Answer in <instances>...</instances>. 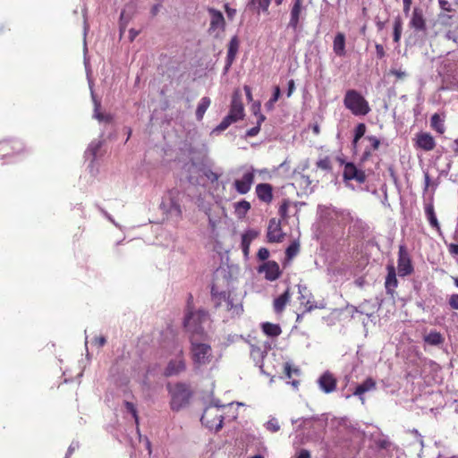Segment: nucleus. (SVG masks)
I'll list each match as a JSON object with an SVG mask.
<instances>
[{
	"instance_id": "obj_16",
	"label": "nucleus",
	"mask_w": 458,
	"mask_h": 458,
	"mask_svg": "<svg viewBox=\"0 0 458 458\" xmlns=\"http://www.w3.org/2000/svg\"><path fill=\"white\" fill-rule=\"evenodd\" d=\"M258 271L265 274V278L268 281H275L281 276L279 265L274 260L264 262L259 267Z\"/></svg>"
},
{
	"instance_id": "obj_61",
	"label": "nucleus",
	"mask_w": 458,
	"mask_h": 458,
	"mask_svg": "<svg viewBox=\"0 0 458 458\" xmlns=\"http://www.w3.org/2000/svg\"><path fill=\"white\" fill-rule=\"evenodd\" d=\"M449 305L454 310H458V293H454L449 298Z\"/></svg>"
},
{
	"instance_id": "obj_63",
	"label": "nucleus",
	"mask_w": 458,
	"mask_h": 458,
	"mask_svg": "<svg viewBox=\"0 0 458 458\" xmlns=\"http://www.w3.org/2000/svg\"><path fill=\"white\" fill-rule=\"evenodd\" d=\"M294 90H295V82L293 79H291L287 84V91H286L287 98H290L293 95Z\"/></svg>"
},
{
	"instance_id": "obj_20",
	"label": "nucleus",
	"mask_w": 458,
	"mask_h": 458,
	"mask_svg": "<svg viewBox=\"0 0 458 458\" xmlns=\"http://www.w3.org/2000/svg\"><path fill=\"white\" fill-rule=\"evenodd\" d=\"M410 27L418 32L426 30V21L421 8L414 7L410 21Z\"/></svg>"
},
{
	"instance_id": "obj_64",
	"label": "nucleus",
	"mask_w": 458,
	"mask_h": 458,
	"mask_svg": "<svg viewBox=\"0 0 458 458\" xmlns=\"http://www.w3.org/2000/svg\"><path fill=\"white\" fill-rule=\"evenodd\" d=\"M411 4H412V0H403V11L405 15H408L410 13Z\"/></svg>"
},
{
	"instance_id": "obj_51",
	"label": "nucleus",
	"mask_w": 458,
	"mask_h": 458,
	"mask_svg": "<svg viewBox=\"0 0 458 458\" xmlns=\"http://www.w3.org/2000/svg\"><path fill=\"white\" fill-rule=\"evenodd\" d=\"M284 370L285 377L288 378L292 377L293 373L297 376H299L301 374V370L298 368L293 369L289 362L284 363Z\"/></svg>"
},
{
	"instance_id": "obj_19",
	"label": "nucleus",
	"mask_w": 458,
	"mask_h": 458,
	"mask_svg": "<svg viewBox=\"0 0 458 458\" xmlns=\"http://www.w3.org/2000/svg\"><path fill=\"white\" fill-rule=\"evenodd\" d=\"M387 275L385 280L386 293L392 298L394 297L395 288L398 286V280L396 278V271L394 265H387Z\"/></svg>"
},
{
	"instance_id": "obj_6",
	"label": "nucleus",
	"mask_w": 458,
	"mask_h": 458,
	"mask_svg": "<svg viewBox=\"0 0 458 458\" xmlns=\"http://www.w3.org/2000/svg\"><path fill=\"white\" fill-rule=\"evenodd\" d=\"M344 105L356 116H364L370 112L369 102L355 89L346 91Z\"/></svg>"
},
{
	"instance_id": "obj_14",
	"label": "nucleus",
	"mask_w": 458,
	"mask_h": 458,
	"mask_svg": "<svg viewBox=\"0 0 458 458\" xmlns=\"http://www.w3.org/2000/svg\"><path fill=\"white\" fill-rule=\"evenodd\" d=\"M317 382L319 389L325 394H331L336 389V379L328 370L322 373Z\"/></svg>"
},
{
	"instance_id": "obj_23",
	"label": "nucleus",
	"mask_w": 458,
	"mask_h": 458,
	"mask_svg": "<svg viewBox=\"0 0 458 458\" xmlns=\"http://www.w3.org/2000/svg\"><path fill=\"white\" fill-rule=\"evenodd\" d=\"M376 388V382L373 378L368 377L365 381L356 386L352 395L357 396L362 403L364 402V394L374 390Z\"/></svg>"
},
{
	"instance_id": "obj_34",
	"label": "nucleus",
	"mask_w": 458,
	"mask_h": 458,
	"mask_svg": "<svg viewBox=\"0 0 458 458\" xmlns=\"http://www.w3.org/2000/svg\"><path fill=\"white\" fill-rule=\"evenodd\" d=\"M430 126L433 130H435L439 134H443L445 131V121L444 119L438 114H434L430 118Z\"/></svg>"
},
{
	"instance_id": "obj_33",
	"label": "nucleus",
	"mask_w": 458,
	"mask_h": 458,
	"mask_svg": "<svg viewBox=\"0 0 458 458\" xmlns=\"http://www.w3.org/2000/svg\"><path fill=\"white\" fill-rule=\"evenodd\" d=\"M425 215L428 220L429 225L433 228H436L437 231H439L440 225L437 218L433 204L429 203L425 206Z\"/></svg>"
},
{
	"instance_id": "obj_8",
	"label": "nucleus",
	"mask_w": 458,
	"mask_h": 458,
	"mask_svg": "<svg viewBox=\"0 0 458 458\" xmlns=\"http://www.w3.org/2000/svg\"><path fill=\"white\" fill-rule=\"evenodd\" d=\"M176 357L168 361L166 367L163 371V375L165 377H171L178 376L182 372L186 370V361L184 358V352L181 346L175 348Z\"/></svg>"
},
{
	"instance_id": "obj_59",
	"label": "nucleus",
	"mask_w": 458,
	"mask_h": 458,
	"mask_svg": "<svg viewBox=\"0 0 458 458\" xmlns=\"http://www.w3.org/2000/svg\"><path fill=\"white\" fill-rule=\"evenodd\" d=\"M80 446V444L78 441H75L73 440L71 445H69L68 447V450H67V453L65 454V457L64 458H69L70 455H72V454L76 450L78 449Z\"/></svg>"
},
{
	"instance_id": "obj_45",
	"label": "nucleus",
	"mask_w": 458,
	"mask_h": 458,
	"mask_svg": "<svg viewBox=\"0 0 458 458\" xmlns=\"http://www.w3.org/2000/svg\"><path fill=\"white\" fill-rule=\"evenodd\" d=\"M317 167L320 168L327 172L332 171V164L329 157H325L323 158H320L316 163Z\"/></svg>"
},
{
	"instance_id": "obj_50",
	"label": "nucleus",
	"mask_w": 458,
	"mask_h": 458,
	"mask_svg": "<svg viewBox=\"0 0 458 458\" xmlns=\"http://www.w3.org/2000/svg\"><path fill=\"white\" fill-rule=\"evenodd\" d=\"M301 305L305 307L304 312H310L314 309H323L324 308L323 305L318 306V305L315 304L314 301H310V298H308L305 301H301Z\"/></svg>"
},
{
	"instance_id": "obj_2",
	"label": "nucleus",
	"mask_w": 458,
	"mask_h": 458,
	"mask_svg": "<svg viewBox=\"0 0 458 458\" xmlns=\"http://www.w3.org/2000/svg\"><path fill=\"white\" fill-rule=\"evenodd\" d=\"M188 197L184 191L173 188L163 196L159 208L167 217L179 222L182 218V203Z\"/></svg>"
},
{
	"instance_id": "obj_15",
	"label": "nucleus",
	"mask_w": 458,
	"mask_h": 458,
	"mask_svg": "<svg viewBox=\"0 0 458 458\" xmlns=\"http://www.w3.org/2000/svg\"><path fill=\"white\" fill-rule=\"evenodd\" d=\"M89 84L92 102L94 104L93 118L97 119L100 123H111L113 120V116L110 114H103L100 112L101 102L97 98V96L94 92L93 83L90 81H89Z\"/></svg>"
},
{
	"instance_id": "obj_60",
	"label": "nucleus",
	"mask_w": 458,
	"mask_h": 458,
	"mask_svg": "<svg viewBox=\"0 0 458 458\" xmlns=\"http://www.w3.org/2000/svg\"><path fill=\"white\" fill-rule=\"evenodd\" d=\"M376 55L377 59H383L386 56V51L381 44H376Z\"/></svg>"
},
{
	"instance_id": "obj_5",
	"label": "nucleus",
	"mask_w": 458,
	"mask_h": 458,
	"mask_svg": "<svg viewBox=\"0 0 458 458\" xmlns=\"http://www.w3.org/2000/svg\"><path fill=\"white\" fill-rule=\"evenodd\" d=\"M200 338L190 337V351L195 369L209 364L213 359V351L208 344L199 343Z\"/></svg>"
},
{
	"instance_id": "obj_18",
	"label": "nucleus",
	"mask_w": 458,
	"mask_h": 458,
	"mask_svg": "<svg viewBox=\"0 0 458 458\" xmlns=\"http://www.w3.org/2000/svg\"><path fill=\"white\" fill-rule=\"evenodd\" d=\"M24 148V145L21 140H3L0 141V151L3 152L2 157H9L12 154H18Z\"/></svg>"
},
{
	"instance_id": "obj_10",
	"label": "nucleus",
	"mask_w": 458,
	"mask_h": 458,
	"mask_svg": "<svg viewBox=\"0 0 458 458\" xmlns=\"http://www.w3.org/2000/svg\"><path fill=\"white\" fill-rule=\"evenodd\" d=\"M397 269L398 275L401 277H404L412 274L414 270L410 254L408 253L406 247L403 244L399 246Z\"/></svg>"
},
{
	"instance_id": "obj_1",
	"label": "nucleus",
	"mask_w": 458,
	"mask_h": 458,
	"mask_svg": "<svg viewBox=\"0 0 458 458\" xmlns=\"http://www.w3.org/2000/svg\"><path fill=\"white\" fill-rule=\"evenodd\" d=\"M210 301L216 310L225 312L230 318L242 315L243 305L234 293L233 278L229 269L220 267L213 273Z\"/></svg>"
},
{
	"instance_id": "obj_35",
	"label": "nucleus",
	"mask_w": 458,
	"mask_h": 458,
	"mask_svg": "<svg viewBox=\"0 0 458 458\" xmlns=\"http://www.w3.org/2000/svg\"><path fill=\"white\" fill-rule=\"evenodd\" d=\"M352 225H351L350 230L355 235H357V233H363L369 229L368 225L360 218H352Z\"/></svg>"
},
{
	"instance_id": "obj_48",
	"label": "nucleus",
	"mask_w": 458,
	"mask_h": 458,
	"mask_svg": "<svg viewBox=\"0 0 458 458\" xmlns=\"http://www.w3.org/2000/svg\"><path fill=\"white\" fill-rule=\"evenodd\" d=\"M299 243L297 242H292L285 250V254L288 259H292L299 252Z\"/></svg>"
},
{
	"instance_id": "obj_9",
	"label": "nucleus",
	"mask_w": 458,
	"mask_h": 458,
	"mask_svg": "<svg viewBox=\"0 0 458 458\" xmlns=\"http://www.w3.org/2000/svg\"><path fill=\"white\" fill-rule=\"evenodd\" d=\"M208 12L210 15V23L208 28L209 34L215 33V37L218 38L220 33L225 30V20L223 13L213 7H208Z\"/></svg>"
},
{
	"instance_id": "obj_32",
	"label": "nucleus",
	"mask_w": 458,
	"mask_h": 458,
	"mask_svg": "<svg viewBox=\"0 0 458 458\" xmlns=\"http://www.w3.org/2000/svg\"><path fill=\"white\" fill-rule=\"evenodd\" d=\"M211 104V100L208 97H203L201 98L199 103L198 104L197 109H196V119L197 121H202L204 114L206 111L208 109L209 106Z\"/></svg>"
},
{
	"instance_id": "obj_21",
	"label": "nucleus",
	"mask_w": 458,
	"mask_h": 458,
	"mask_svg": "<svg viewBox=\"0 0 458 458\" xmlns=\"http://www.w3.org/2000/svg\"><path fill=\"white\" fill-rule=\"evenodd\" d=\"M209 411V407H207L205 411L200 417L201 423L208 428L210 430H214L215 432L219 431L223 428L224 417L222 415H216L214 420H208V413Z\"/></svg>"
},
{
	"instance_id": "obj_17",
	"label": "nucleus",
	"mask_w": 458,
	"mask_h": 458,
	"mask_svg": "<svg viewBox=\"0 0 458 458\" xmlns=\"http://www.w3.org/2000/svg\"><path fill=\"white\" fill-rule=\"evenodd\" d=\"M415 145L424 151H430L436 147V141L429 132L420 131L415 136Z\"/></svg>"
},
{
	"instance_id": "obj_37",
	"label": "nucleus",
	"mask_w": 458,
	"mask_h": 458,
	"mask_svg": "<svg viewBox=\"0 0 458 458\" xmlns=\"http://www.w3.org/2000/svg\"><path fill=\"white\" fill-rule=\"evenodd\" d=\"M366 125L363 123H360L354 130V136L352 142V148L354 150L357 149L358 141L365 135L366 132Z\"/></svg>"
},
{
	"instance_id": "obj_7",
	"label": "nucleus",
	"mask_w": 458,
	"mask_h": 458,
	"mask_svg": "<svg viewBox=\"0 0 458 458\" xmlns=\"http://www.w3.org/2000/svg\"><path fill=\"white\" fill-rule=\"evenodd\" d=\"M306 16L304 0H293L290 4V14L287 29L299 33L302 29L303 20Z\"/></svg>"
},
{
	"instance_id": "obj_49",
	"label": "nucleus",
	"mask_w": 458,
	"mask_h": 458,
	"mask_svg": "<svg viewBox=\"0 0 458 458\" xmlns=\"http://www.w3.org/2000/svg\"><path fill=\"white\" fill-rule=\"evenodd\" d=\"M197 167V164L191 160L189 163L184 164L183 169L189 174L187 180L190 183H194V177L191 174V170Z\"/></svg>"
},
{
	"instance_id": "obj_41",
	"label": "nucleus",
	"mask_w": 458,
	"mask_h": 458,
	"mask_svg": "<svg viewBox=\"0 0 458 458\" xmlns=\"http://www.w3.org/2000/svg\"><path fill=\"white\" fill-rule=\"evenodd\" d=\"M235 119L232 115L227 114L220 123L213 130V132H221L227 129L232 123H236Z\"/></svg>"
},
{
	"instance_id": "obj_4",
	"label": "nucleus",
	"mask_w": 458,
	"mask_h": 458,
	"mask_svg": "<svg viewBox=\"0 0 458 458\" xmlns=\"http://www.w3.org/2000/svg\"><path fill=\"white\" fill-rule=\"evenodd\" d=\"M167 391L170 394V408L174 411H179L190 403L192 397V391L190 386L183 382H178L172 386L167 385Z\"/></svg>"
},
{
	"instance_id": "obj_46",
	"label": "nucleus",
	"mask_w": 458,
	"mask_h": 458,
	"mask_svg": "<svg viewBox=\"0 0 458 458\" xmlns=\"http://www.w3.org/2000/svg\"><path fill=\"white\" fill-rule=\"evenodd\" d=\"M264 120H265V116L262 114H259L257 125L252 127V128H250V129H249L246 131V137H254V136H256L259 132V131H260V124H261V123Z\"/></svg>"
},
{
	"instance_id": "obj_24",
	"label": "nucleus",
	"mask_w": 458,
	"mask_h": 458,
	"mask_svg": "<svg viewBox=\"0 0 458 458\" xmlns=\"http://www.w3.org/2000/svg\"><path fill=\"white\" fill-rule=\"evenodd\" d=\"M318 215L319 217L318 225H327L335 215V209L332 207L319 205L318 207Z\"/></svg>"
},
{
	"instance_id": "obj_53",
	"label": "nucleus",
	"mask_w": 458,
	"mask_h": 458,
	"mask_svg": "<svg viewBox=\"0 0 458 458\" xmlns=\"http://www.w3.org/2000/svg\"><path fill=\"white\" fill-rule=\"evenodd\" d=\"M288 208H289V200L284 199L283 203L279 207V215L283 219H285L288 216Z\"/></svg>"
},
{
	"instance_id": "obj_62",
	"label": "nucleus",
	"mask_w": 458,
	"mask_h": 458,
	"mask_svg": "<svg viewBox=\"0 0 458 458\" xmlns=\"http://www.w3.org/2000/svg\"><path fill=\"white\" fill-rule=\"evenodd\" d=\"M205 176L211 182H215L218 180L219 178V174L211 171V170H208L207 172H205Z\"/></svg>"
},
{
	"instance_id": "obj_52",
	"label": "nucleus",
	"mask_w": 458,
	"mask_h": 458,
	"mask_svg": "<svg viewBox=\"0 0 458 458\" xmlns=\"http://www.w3.org/2000/svg\"><path fill=\"white\" fill-rule=\"evenodd\" d=\"M365 140H368L369 142V147L373 149V150H377L380 145V141L379 140L374 136V135H367L365 137Z\"/></svg>"
},
{
	"instance_id": "obj_26",
	"label": "nucleus",
	"mask_w": 458,
	"mask_h": 458,
	"mask_svg": "<svg viewBox=\"0 0 458 458\" xmlns=\"http://www.w3.org/2000/svg\"><path fill=\"white\" fill-rule=\"evenodd\" d=\"M228 114L237 122L242 120L244 116V108L242 101L233 98L232 99Z\"/></svg>"
},
{
	"instance_id": "obj_28",
	"label": "nucleus",
	"mask_w": 458,
	"mask_h": 458,
	"mask_svg": "<svg viewBox=\"0 0 458 458\" xmlns=\"http://www.w3.org/2000/svg\"><path fill=\"white\" fill-rule=\"evenodd\" d=\"M270 4L271 0H248L247 7L258 13H267Z\"/></svg>"
},
{
	"instance_id": "obj_43",
	"label": "nucleus",
	"mask_w": 458,
	"mask_h": 458,
	"mask_svg": "<svg viewBox=\"0 0 458 458\" xmlns=\"http://www.w3.org/2000/svg\"><path fill=\"white\" fill-rule=\"evenodd\" d=\"M265 428L267 430L276 433L279 431L280 425L276 418L270 417L269 420L265 423Z\"/></svg>"
},
{
	"instance_id": "obj_3",
	"label": "nucleus",
	"mask_w": 458,
	"mask_h": 458,
	"mask_svg": "<svg viewBox=\"0 0 458 458\" xmlns=\"http://www.w3.org/2000/svg\"><path fill=\"white\" fill-rule=\"evenodd\" d=\"M209 320V313L204 309L192 310L188 308L184 318L183 327L190 334V337L205 338L207 333L204 329V324Z\"/></svg>"
},
{
	"instance_id": "obj_31",
	"label": "nucleus",
	"mask_w": 458,
	"mask_h": 458,
	"mask_svg": "<svg viewBox=\"0 0 458 458\" xmlns=\"http://www.w3.org/2000/svg\"><path fill=\"white\" fill-rule=\"evenodd\" d=\"M261 327L264 334L271 337H276L282 333V329L278 324L264 322Z\"/></svg>"
},
{
	"instance_id": "obj_55",
	"label": "nucleus",
	"mask_w": 458,
	"mask_h": 458,
	"mask_svg": "<svg viewBox=\"0 0 458 458\" xmlns=\"http://www.w3.org/2000/svg\"><path fill=\"white\" fill-rule=\"evenodd\" d=\"M317 420L316 417H301V418H298V419H293L292 423L296 424L299 421H301V423L298 426V428L300 429L302 428V423H306L308 421H311V420Z\"/></svg>"
},
{
	"instance_id": "obj_13",
	"label": "nucleus",
	"mask_w": 458,
	"mask_h": 458,
	"mask_svg": "<svg viewBox=\"0 0 458 458\" xmlns=\"http://www.w3.org/2000/svg\"><path fill=\"white\" fill-rule=\"evenodd\" d=\"M267 238L268 242H281L284 238V233L281 228V223L276 218H271L268 223Z\"/></svg>"
},
{
	"instance_id": "obj_57",
	"label": "nucleus",
	"mask_w": 458,
	"mask_h": 458,
	"mask_svg": "<svg viewBox=\"0 0 458 458\" xmlns=\"http://www.w3.org/2000/svg\"><path fill=\"white\" fill-rule=\"evenodd\" d=\"M438 4L443 11L448 13L453 12L452 4L447 0H438Z\"/></svg>"
},
{
	"instance_id": "obj_47",
	"label": "nucleus",
	"mask_w": 458,
	"mask_h": 458,
	"mask_svg": "<svg viewBox=\"0 0 458 458\" xmlns=\"http://www.w3.org/2000/svg\"><path fill=\"white\" fill-rule=\"evenodd\" d=\"M298 292H299V300H300V302L301 303V301H306L308 298H311L312 297V294L309 291V289L307 288L306 285L304 284H298Z\"/></svg>"
},
{
	"instance_id": "obj_29",
	"label": "nucleus",
	"mask_w": 458,
	"mask_h": 458,
	"mask_svg": "<svg viewBox=\"0 0 458 458\" xmlns=\"http://www.w3.org/2000/svg\"><path fill=\"white\" fill-rule=\"evenodd\" d=\"M103 142L101 140H93L89 143V147L85 150L84 156L87 159H90V165H93L97 158V153L102 147Z\"/></svg>"
},
{
	"instance_id": "obj_42",
	"label": "nucleus",
	"mask_w": 458,
	"mask_h": 458,
	"mask_svg": "<svg viewBox=\"0 0 458 458\" xmlns=\"http://www.w3.org/2000/svg\"><path fill=\"white\" fill-rule=\"evenodd\" d=\"M389 74L394 76L397 81H403L408 76L407 72L403 70L402 67L395 66L391 67Z\"/></svg>"
},
{
	"instance_id": "obj_56",
	"label": "nucleus",
	"mask_w": 458,
	"mask_h": 458,
	"mask_svg": "<svg viewBox=\"0 0 458 458\" xmlns=\"http://www.w3.org/2000/svg\"><path fill=\"white\" fill-rule=\"evenodd\" d=\"M257 257L260 260H266L269 257V250L267 248L262 247L259 250Z\"/></svg>"
},
{
	"instance_id": "obj_30",
	"label": "nucleus",
	"mask_w": 458,
	"mask_h": 458,
	"mask_svg": "<svg viewBox=\"0 0 458 458\" xmlns=\"http://www.w3.org/2000/svg\"><path fill=\"white\" fill-rule=\"evenodd\" d=\"M290 300V291L289 288H287L282 294H280L277 298L274 301V310L276 313H281L287 302Z\"/></svg>"
},
{
	"instance_id": "obj_58",
	"label": "nucleus",
	"mask_w": 458,
	"mask_h": 458,
	"mask_svg": "<svg viewBox=\"0 0 458 458\" xmlns=\"http://www.w3.org/2000/svg\"><path fill=\"white\" fill-rule=\"evenodd\" d=\"M224 8L228 19L233 20L236 14V9L232 8L228 4H225Z\"/></svg>"
},
{
	"instance_id": "obj_38",
	"label": "nucleus",
	"mask_w": 458,
	"mask_h": 458,
	"mask_svg": "<svg viewBox=\"0 0 458 458\" xmlns=\"http://www.w3.org/2000/svg\"><path fill=\"white\" fill-rule=\"evenodd\" d=\"M239 50V39L236 35L232 37L228 44V50L226 56H229L230 59H235L236 55Z\"/></svg>"
},
{
	"instance_id": "obj_44",
	"label": "nucleus",
	"mask_w": 458,
	"mask_h": 458,
	"mask_svg": "<svg viewBox=\"0 0 458 458\" xmlns=\"http://www.w3.org/2000/svg\"><path fill=\"white\" fill-rule=\"evenodd\" d=\"M299 184L305 190L313 191L312 181L310 176L306 174H301L299 177Z\"/></svg>"
},
{
	"instance_id": "obj_40",
	"label": "nucleus",
	"mask_w": 458,
	"mask_h": 458,
	"mask_svg": "<svg viewBox=\"0 0 458 458\" xmlns=\"http://www.w3.org/2000/svg\"><path fill=\"white\" fill-rule=\"evenodd\" d=\"M393 38L394 43H399L403 30V21L400 16H397L394 21Z\"/></svg>"
},
{
	"instance_id": "obj_11",
	"label": "nucleus",
	"mask_w": 458,
	"mask_h": 458,
	"mask_svg": "<svg viewBox=\"0 0 458 458\" xmlns=\"http://www.w3.org/2000/svg\"><path fill=\"white\" fill-rule=\"evenodd\" d=\"M343 178L344 182L354 180L361 184L366 181V174L362 169L358 168L352 162H346L344 167Z\"/></svg>"
},
{
	"instance_id": "obj_12",
	"label": "nucleus",
	"mask_w": 458,
	"mask_h": 458,
	"mask_svg": "<svg viewBox=\"0 0 458 458\" xmlns=\"http://www.w3.org/2000/svg\"><path fill=\"white\" fill-rule=\"evenodd\" d=\"M254 178L255 176L253 169L244 173L242 178L236 179L233 182V187L235 191L241 195L248 193L254 182Z\"/></svg>"
},
{
	"instance_id": "obj_27",
	"label": "nucleus",
	"mask_w": 458,
	"mask_h": 458,
	"mask_svg": "<svg viewBox=\"0 0 458 458\" xmlns=\"http://www.w3.org/2000/svg\"><path fill=\"white\" fill-rule=\"evenodd\" d=\"M425 344L429 346H439L443 344L445 338L442 334L437 330H431L429 333L423 336Z\"/></svg>"
},
{
	"instance_id": "obj_36",
	"label": "nucleus",
	"mask_w": 458,
	"mask_h": 458,
	"mask_svg": "<svg viewBox=\"0 0 458 458\" xmlns=\"http://www.w3.org/2000/svg\"><path fill=\"white\" fill-rule=\"evenodd\" d=\"M123 404L126 409V411L129 412L134 419L136 430H137L138 434L140 435V428H139L140 421H139V415H138V410H137L136 405L133 403L129 402V401H124Z\"/></svg>"
},
{
	"instance_id": "obj_39",
	"label": "nucleus",
	"mask_w": 458,
	"mask_h": 458,
	"mask_svg": "<svg viewBox=\"0 0 458 458\" xmlns=\"http://www.w3.org/2000/svg\"><path fill=\"white\" fill-rule=\"evenodd\" d=\"M234 209H235V213L240 217H243L246 216L248 211L250 209V203L245 199H242L234 204Z\"/></svg>"
},
{
	"instance_id": "obj_54",
	"label": "nucleus",
	"mask_w": 458,
	"mask_h": 458,
	"mask_svg": "<svg viewBox=\"0 0 458 458\" xmlns=\"http://www.w3.org/2000/svg\"><path fill=\"white\" fill-rule=\"evenodd\" d=\"M373 149L369 146L366 147L361 156L360 157V165H363L372 155Z\"/></svg>"
},
{
	"instance_id": "obj_25",
	"label": "nucleus",
	"mask_w": 458,
	"mask_h": 458,
	"mask_svg": "<svg viewBox=\"0 0 458 458\" xmlns=\"http://www.w3.org/2000/svg\"><path fill=\"white\" fill-rule=\"evenodd\" d=\"M334 53L340 57L346 55L345 51V36L342 32H338L333 41Z\"/></svg>"
},
{
	"instance_id": "obj_22",
	"label": "nucleus",
	"mask_w": 458,
	"mask_h": 458,
	"mask_svg": "<svg viewBox=\"0 0 458 458\" xmlns=\"http://www.w3.org/2000/svg\"><path fill=\"white\" fill-rule=\"evenodd\" d=\"M256 194L259 200L270 203L273 199V188L269 183H259L256 186Z\"/></svg>"
}]
</instances>
